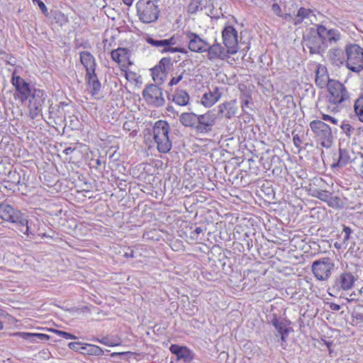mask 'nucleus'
<instances>
[{
	"label": "nucleus",
	"instance_id": "35",
	"mask_svg": "<svg viewBox=\"0 0 363 363\" xmlns=\"http://www.w3.org/2000/svg\"><path fill=\"white\" fill-rule=\"evenodd\" d=\"M81 352L95 356H101L104 354V351L100 347L87 343H84L83 351Z\"/></svg>",
	"mask_w": 363,
	"mask_h": 363
},
{
	"label": "nucleus",
	"instance_id": "46",
	"mask_svg": "<svg viewBox=\"0 0 363 363\" xmlns=\"http://www.w3.org/2000/svg\"><path fill=\"white\" fill-rule=\"evenodd\" d=\"M55 333L56 334H57L59 336H60L65 339H67V340H76L77 339V337L75 335H74L71 333H69L67 332H65V331L55 330Z\"/></svg>",
	"mask_w": 363,
	"mask_h": 363
},
{
	"label": "nucleus",
	"instance_id": "5",
	"mask_svg": "<svg viewBox=\"0 0 363 363\" xmlns=\"http://www.w3.org/2000/svg\"><path fill=\"white\" fill-rule=\"evenodd\" d=\"M346 67L354 72L363 71V48L353 43L345 46Z\"/></svg>",
	"mask_w": 363,
	"mask_h": 363
},
{
	"label": "nucleus",
	"instance_id": "41",
	"mask_svg": "<svg viewBox=\"0 0 363 363\" xmlns=\"http://www.w3.org/2000/svg\"><path fill=\"white\" fill-rule=\"evenodd\" d=\"M328 204L329 206L333 207V208H342L344 206V202L342 201V199L337 196H332V195L330 197V199L328 202Z\"/></svg>",
	"mask_w": 363,
	"mask_h": 363
},
{
	"label": "nucleus",
	"instance_id": "61",
	"mask_svg": "<svg viewBox=\"0 0 363 363\" xmlns=\"http://www.w3.org/2000/svg\"><path fill=\"white\" fill-rule=\"evenodd\" d=\"M74 149H73L72 147H67V148L65 149L64 153L66 155H69L70 153H72L74 151Z\"/></svg>",
	"mask_w": 363,
	"mask_h": 363
},
{
	"label": "nucleus",
	"instance_id": "24",
	"mask_svg": "<svg viewBox=\"0 0 363 363\" xmlns=\"http://www.w3.org/2000/svg\"><path fill=\"white\" fill-rule=\"evenodd\" d=\"M85 80L88 86V89L94 98H98V95L101 89V84L95 72L93 74H86Z\"/></svg>",
	"mask_w": 363,
	"mask_h": 363
},
{
	"label": "nucleus",
	"instance_id": "17",
	"mask_svg": "<svg viewBox=\"0 0 363 363\" xmlns=\"http://www.w3.org/2000/svg\"><path fill=\"white\" fill-rule=\"evenodd\" d=\"M173 233L174 228H169ZM179 237L184 238L189 243L198 242L203 240L201 235H203V230L206 228H175Z\"/></svg>",
	"mask_w": 363,
	"mask_h": 363
},
{
	"label": "nucleus",
	"instance_id": "37",
	"mask_svg": "<svg viewBox=\"0 0 363 363\" xmlns=\"http://www.w3.org/2000/svg\"><path fill=\"white\" fill-rule=\"evenodd\" d=\"M272 325L275 327L278 333L281 335V338L283 341H285V337L288 335L289 329L286 327L285 324L274 318L272 320Z\"/></svg>",
	"mask_w": 363,
	"mask_h": 363
},
{
	"label": "nucleus",
	"instance_id": "63",
	"mask_svg": "<svg viewBox=\"0 0 363 363\" xmlns=\"http://www.w3.org/2000/svg\"><path fill=\"white\" fill-rule=\"evenodd\" d=\"M134 0H123V3L127 6L132 5Z\"/></svg>",
	"mask_w": 363,
	"mask_h": 363
},
{
	"label": "nucleus",
	"instance_id": "58",
	"mask_svg": "<svg viewBox=\"0 0 363 363\" xmlns=\"http://www.w3.org/2000/svg\"><path fill=\"white\" fill-rule=\"evenodd\" d=\"M6 59H7L8 64L11 65H14L16 64V60H15L14 57L7 55Z\"/></svg>",
	"mask_w": 363,
	"mask_h": 363
},
{
	"label": "nucleus",
	"instance_id": "12",
	"mask_svg": "<svg viewBox=\"0 0 363 363\" xmlns=\"http://www.w3.org/2000/svg\"><path fill=\"white\" fill-rule=\"evenodd\" d=\"M12 85L15 87V98L20 100L22 103L26 102L30 97V93L35 89L31 86L20 76L16 74L13 72L11 78Z\"/></svg>",
	"mask_w": 363,
	"mask_h": 363
},
{
	"label": "nucleus",
	"instance_id": "18",
	"mask_svg": "<svg viewBox=\"0 0 363 363\" xmlns=\"http://www.w3.org/2000/svg\"><path fill=\"white\" fill-rule=\"evenodd\" d=\"M223 44L235 54L238 51V31L231 26H228L222 31Z\"/></svg>",
	"mask_w": 363,
	"mask_h": 363
},
{
	"label": "nucleus",
	"instance_id": "50",
	"mask_svg": "<svg viewBox=\"0 0 363 363\" xmlns=\"http://www.w3.org/2000/svg\"><path fill=\"white\" fill-rule=\"evenodd\" d=\"M322 119L323 121H328L333 124H337V119L331 116H329V115H327V114H323V116H322Z\"/></svg>",
	"mask_w": 363,
	"mask_h": 363
},
{
	"label": "nucleus",
	"instance_id": "53",
	"mask_svg": "<svg viewBox=\"0 0 363 363\" xmlns=\"http://www.w3.org/2000/svg\"><path fill=\"white\" fill-rule=\"evenodd\" d=\"M99 342L105 345H108V346H113V345H116V344L113 343V342H111L108 337H105L104 338H102L101 340H97Z\"/></svg>",
	"mask_w": 363,
	"mask_h": 363
},
{
	"label": "nucleus",
	"instance_id": "27",
	"mask_svg": "<svg viewBox=\"0 0 363 363\" xmlns=\"http://www.w3.org/2000/svg\"><path fill=\"white\" fill-rule=\"evenodd\" d=\"M329 75L328 74L327 69L325 66L318 65L315 69V84L320 88H324L326 86H328L330 82Z\"/></svg>",
	"mask_w": 363,
	"mask_h": 363
},
{
	"label": "nucleus",
	"instance_id": "32",
	"mask_svg": "<svg viewBox=\"0 0 363 363\" xmlns=\"http://www.w3.org/2000/svg\"><path fill=\"white\" fill-rule=\"evenodd\" d=\"M146 42L152 47L157 48L161 53H169L164 39L156 40L151 37H147L146 38Z\"/></svg>",
	"mask_w": 363,
	"mask_h": 363
},
{
	"label": "nucleus",
	"instance_id": "21",
	"mask_svg": "<svg viewBox=\"0 0 363 363\" xmlns=\"http://www.w3.org/2000/svg\"><path fill=\"white\" fill-rule=\"evenodd\" d=\"M169 350L177 356V359H183L185 362H190L194 359V353L185 346L172 345Z\"/></svg>",
	"mask_w": 363,
	"mask_h": 363
},
{
	"label": "nucleus",
	"instance_id": "9",
	"mask_svg": "<svg viewBox=\"0 0 363 363\" xmlns=\"http://www.w3.org/2000/svg\"><path fill=\"white\" fill-rule=\"evenodd\" d=\"M302 45L303 50H308L311 54L320 53L327 47V45L324 43V40H323L320 33H318V29L315 32H311L304 35Z\"/></svg>",
	"mask_w": 363,
	"mask_h": 363
},
{
	"label": "nucleus",
	"instance_id": "56",
	"mask_svg": "<svg viewBox=\"0 0 363 363\" xmlns=\"http://www.w3.org/2000/svg\"><path fill=\"white\" fill-rule=\"evenodd\" d=\"M242 108L245 109L246 107H248L249 103H250V99L247 97H245V99H242Z\"/></svg>",
	"mask_w": 363,
	"mask_h": 363
},
{
	"label": "nucleus",
	"instance_id": "31",
	"mask_svg": "<svg viewBox=\"0 0 363 363\" xmlns=\"http://www.w3.org/2000/svg\"><path fill=\"white\" fill-rule=\"evenodd\" d=\"M189 94L183 89H177L172 95V101L179 106H184L189 101Z\"/></svg>",
	"mask_w": 363,
	"mask_h": 363
},
{
	"label": "nucleus",
	"instance_id": "47",
	"mask_svg": "<svg viewBox=\"0 0 363 363\" xmlns=\"http://www.w3.org/2000/svg\"><path fill=\"white\" fill-rule=\"evenodd\" d=\"M183 73L179 74L175 77H173L169 82V86H172L178 84L184 78Z\"/></svg>",
	"mask_w": 363,
	"mask_h": 363
},
{
	"label": "nucleus",
	"instance_id": "14",
	"mask_svg": "<svg viewBox=\"0 0 363 363\" xmlns=\"http://www.w3.org/2000/svg\"><path fill=\"white\" fill-rule=\"evenodd\" d=\"M291 233L285 228H264L262 237L267 241L281 245L291 240Z\"/></svg>",
	"mask_w": 363,
	"mask_h": 363
},
{
	"label": "nucleus",
	"instance_id": "43",
	"mask_svg": "<svg viewBox=\"0 0 363 363\" xmlns=\"http://www.w3.org/2000/svg\"><path fill=\"white\" fill-rule=\"evenodd\" d=\"M84 345V343H82L79 342H69L68 344L69 348L74 351H76V352L83 351Z\"/></svg>",
	"mask_w": 363,
	"mask_h": 363
},
{
	"label": "nucleus",
	"instance_id": "25",
	"mask_svg": "<svg viewBox=\"0 0 363 363\" xmlns=\"http://www.w3.org/2000/svg\"><path fill=\"white\" fill-rule=\"evenodd\" d=\"M304 20H308L311 23H313L314 21L316 20V17L312 10L301 7L297 14L293 18V24L295 26L299 25Z\"/></svg>",
	"mask_w": 363,
	"mask_h": 363
},
{
	"label": "nucleus",
	"instance_id": "60",
	"mask_svg": "<svg viewBox=\"0 0 363 363\" xmlns=\"http://www.w3.org/2000/svg\"><path fill=\"white\" fill-rule=\"evenodd\" d=\"M54 234H55V233H54V232H52V230H50V233H48V234L43 233L42 238H43V237H48V238H53V236H54Z\"/></svg>",
	"mask_w": 363,
	"mask_h": 363
},
{
	"label": "nucleus",
	"instance_id": "29",
	"mask_svg": "<svg viewBox=\"0 0 363 363\" xmlns=\"http://www.w3.org/2000/svg\"><path fill=\"white\" fill-rule=\"evenodd\" d=\"M164 40L169 53H187V50L179 44V35L178 34L173 35L171 38Z\"/></svg>",
	"mask_w": 363,
	"mask_h": 363
},
{
	"label": "nucleus",
	"instance_id": "2",
	"mask_svg": "<svg viewBox=\"0 0 363 363\" xmlns=\"http://www.w3.org/2000/svg\"><path fill=\"white\" fill-rule=\"evenodd\" d=\"M0 218L12 223L21 225L23 227H41L46 225L41 216H36L33 213L25 214L19 211H16L9 204H0Z\"/></svg>",
	"mask_w": 363,
	"mask_h": 363
},
{
	"label": "nucleus",
	"instance_id": "36",
	"mask_svg": "<svg viewBox=\"0 0 363 363\" xmlns=\"http://www.w3.org/2000/svg\"><path fill=\"white\" fill-rule=\"evenodd\" d=\"M18 335L25 340H29L33 342L39 340H48L49 335L43 333H19Z\"/></svg>",
	"mask_w": 363,
	"mask_h": 363
},
{
	"label": "nucleus",
	"instance_id": "23",
	"mask_svg": "<svg viewBox=\"0 0 363 363\" xmlns=\"http://www.w3.org/2000/svg\"><path fill=\"white\" fill-rule=\"evenodd\" d=\"M80 62L86 69V74H90L95 72L96 60L95 57L88 51L79 52Z\"/></svg>",
	"mask_w": 363,
	"mask_h": 363
},
{
	"label": "nucleus",
	"instance_id": "30",
	"mask_svg": "<svg viewBox=\"0 0 363 363\" xmlns=\"http://www.w3.org/2000/svg\"><path fill=\"white\" fill-rule=\"evenodd\" d=\"M328 57L331 62L336 66L343 65L346 61L343 50L338 48L330 49L328 52Z\"/></svg>",
	"mask_w": 363,
	"mask_h": 363
},
{
	"label": "nucleus",
	"instance_id": "20",
	"mask_svg": "<svg viewBox=\"0 0 363 363\" xmlns=\"http://www.w3.org/2000/svg\"><path fill=\"white\" fill-rule=\"evenodd\" d=\"M236 228H220L219 233L221 235V238L224 240H230V235H233V239L238 240H246L248 242V240H246V238H249V233L250 232H247L245 230V228H237L236 231L235 230Z\"/></svg>",
	"mask_w": 363,
	"mask_h": 363
},
{
	"label": "nucleus",
	"instance_id": "11",
	"mask_svg": "<svg viewBox=\"0 0 363 363\" xmlns=\"http://www.w3.org/2000/svg\"><path fill=\"white\" fill-rule=\"evenodd\" d=\"M355 279L352 272L344 271L334 278L329 290L335 293H338L341 290H350L353 287Z\"/></svg>",
	"mask_w": 363,
	"mask_h": 363
},
{
	"label": "nucleus",
	"instance_id": "57",
	"mask_svg": "<svg viewBox=\"0 0 363 363\" xmlns=\"http://www.w3.org/2000/svg\"><path fill=\"white\" fill-rule=\"evenodd\" d=\"M281 16L285 21H291L293 23V18H294V16H291V14L286 13L284 16L281 15Z\"/></svg>",
	"mask_w": 363,
	"mask_h": 363
},
{
	"label": "nucleus",
	"instance_id": "26",
	"mask_svg": "<svg viewBox=\"0 0 363 363\" xmlns=\"http://www.w3.org/2000/svg\"><path fill=\"white\" fill-rule=\"evenodd\" d=\"M318 33H320L323 40H324L325 44L328 41L331 43H336L340 39V33L336 29H327L324 26H318Z\"/></svg>",
	"mask_w": 363,
	"mask_h": 363
},
{
	"label": "nucleus",
	"instance_id": "15",
	"mask_svg": "<svg viewBox=\"0 0 363 363\" xmlns=\"http://www.w3.org/2000/svg\"><path fill=\"white\" fill-rule=\"evenodd\" d=\"M186 38L188 40V48L190 51L196 53L206 52L209 43L202 38L199 35L191 31L185 33Z\"/></svg>",
	"mask_w": 363,
	"mask_h": 363
},
{
	"label": "nucleus",
	"instance_id": "10",
	"mask_svg": "<svg viewBox=\"0 0 363 363\" xmlns=\"http://www.w3.org/2000/svg\"><path fill=\"white\" fill-rule=\"evenodd\" d=\"M329 102L333 105H338L349 99V94L344 85L338 81L330 82L328 86Z\"/></svg>",
	"mask_w": 363,
	"mask_h": 363
},
{
	"label": "nucleus",
	"instance_id": "54",
	"mask_svg": "<svg viewBox=\"0 0 363 363\" xmlns=\"http://www.w3.org/2000/svg\"><path fill=\"white\" fill-rule=\"evenodd\" d=\"M37 3H38L40 10L42 11V12L43 13H45L48 11L45 4L41 0H38Z\"/></svg>",
	"mask_w": 363,
	"mask_h": 363
},
{
	"label": "nucleus",
	"instance_id": "44",
	"mask_svg": "<svg viewBox=\"0 0 363 363\" xmlns=\"http://www.w3.org/2000/svg\"><path fill=\"white\" fill-rule=\"evenodd\" d=\"M171 60L169 57H162L159 64L155 67H160V68L164 71H167V68L170 65Z\"/></svg>",
	"mask_w": 363,
	"mask_h": 363
},
{
	"label": "nucleus",
	"instance_id": "59",
	"mask_svg": "<svg viewBox=\"0 0 363 363\" xmlns=\"http://www.w3.org/2000/svg\"><path fill=\"white\" fill-rule=\"evenodd\" d=\"M57 17H58V20H62L63 21H65L67 22V18L65 17V14L61 13V12H59L57 14Z\"/></svg>",
	"mask_w": 363,
	"mask_h": 363
},
{
	"label": "nucleus",
	"instance_id": "40",
	"mask_svg": "<svg viewBox=\"0 0 363 363\" xmlns=\"http://www.w3.org/2000/svg\"><path fill=\"white\" fill-rule=\"evenodd\" d=\"M172 218H174L175 220V223H172L169 222V225H173L176 227H188L189 225L187 224L186 221H184L182 219V217H177V215L173 213L172 216H169L168 219L171 220Z\"/></svg>",
	"mask_w": 363,
	"mask_h": 363
},
{
	"label": "nucleus",
	"instance_id": "28",
	"mask_svg": "<svg viewBox=\"0 0 363 363\" xmlns=\"http://www.w3.org/2000/svg\"><path fill=\"white\" fill-rule=\"evenodd\" d=\"M339 158L337 162L332 164V167H343L355 159L354 152L350 150L340 149Z\"/></svg>",
	"mask_w": 363,
	"mask_h": 363
},
{
	"label": "nucleus",
	"instance_id": "52",
	"mask_svg": "<svg viewBox=\"0 0 363 363\" xmlns=\"http://www.w3.org/2000/svg\"><path fill=\"white\" fill-rule=\"evenodd\" d=\"M351 233V228H342V235H343V242L345 243L349 240Z\"/></svg>",
	"mask_w": 363,
	"mask_h": 363
},
{
	"label": "nucleus",
	"instance_id": "1",
	"mask_svg": "<svg viewBox=\"0 0 363 363\" xmlns=\"http://www.w3.org/2000/svg\"><path fill=\"white\" fill-rule=\"evenodd\" d=\"M216 114L212 111H208L203 114L185 112L179 116V122L184 127L189 128L199 134L211 132L216 123Z\"/></svg>",
	"mask_w": 363,
	"mask_h": 363
},
{
	"label": "nucleus",
	"instance_id": "48",
	"mask_svg": "<svg viewBox=\"0 0 363 363\" xmlns=\"http://www.w3.org/2000/svg\"><path fill=\"white\" fill-rule=\"evenodd\" d=\"M341 128L342 131L350 137L353 131V128L349 123H344L341 125Z\"/></svg>",
	"mask_w": 363,
	"mask_h": 363
},
{
	"label": "nucleus",
	"instance_id": "19",
	"mask_svg": "<svg viewBox=\"0 0 363 363\" xmlns=\"http://www.w3.org/2000/svg\"><path fill=\"white\" fill-rule=\"evenodd\" d=\"M112 60L116 62L122 72H126L128 65L132 63L130 60V52L125 48H118L111 52Z\"/></svg>",
	"mask_w": 363,
	"mask_h": 363
},
{
	"label": "nucleus",
	"instance_id": "45",
	"mask_svg": "<svg viewBox=\"0 0 363 363\" xmlns=\"http://www.w3.org/2000/svg\"><path fill=\"white\" fill-rule=\"evenodd\" d=\"M292 135L294 145L296 147H299L303 143L302 138L303 137V134L300 135L298 133H295V131H294L292 133Z\"/></svg>",
	"mask_w": 363,
	"mask_h": 363
},
{
	"label": "nucleus",
	"instance_id": "64",
	"mask_svg": "<svg viewBox=\"0 0 363 363\" xmlns=\"http://www.w3.org/2000/svg\"><path fill=\"white\" fill-rule=\"evenodd\" d=\"M359 294L362 296V298L360 301L363 302V286L359 290Z\"/></svg>",
	"mask_w": 363,
	"mask_h": 363
},
{
	"label": "nucleus",
	"instance_id": "6",
	"mask_svg": "<svg viewBox=\"0 0 363 363\" xmlns=\"http://www.w3.org/2000/svg\"><path fill=\"white\" fill-rule=\"evenodd\" d=\"M310 128L316 140L324 147H330L333 143L332 130L330 126L320 120H313Z\"/></svg>",
	"mask_w": 363,
	"mask_h": 363
},
{
	"label": "nucleus",
	"instance_id": "51",
	"mask_svg": "<svg viewBox=\"0 0 363 363\" xmlns=\"http://www.w3.org/2000/svg\"><path fill=\"white\" fill-rule=\"evenodd\" d=\"M272 10L277 16H281V9L278 4L274 3L272 6Z\"/></svg>",
	"mask_w": 363,
	"mask_h": 363
},
{
	"label": "nucleus",
	"instance_id": "42",
	"mask_svg": "<svg viewBox=\"0 0 363 363\" xmlns=\"http://www.w3.org/2000/svg\"><path fill=\"white\" fill-rule=\"evenodd\" d=\"M331 194L327 191H320L317 192L316 197L320 200L325 201L328 203Z\"/></svg>",
	"mask_w": 363,
	"mask_h": 363
},
{
	"label": "nucleus",
	"instance_id": "39",
	"mask_svg": "<svg viewBox=\"0 0 363 363\" xmlns=\"http://www.w3.org/2000/svg\"><path fill=\"white\" fill-rule=\"evenodd\" d=\"M352 318L355 325H363V313L354 309L352 313Z\"/></svg>",
	"mask_w": 363,
	"mask_h": 363
},
{
	"label": "nucleus",
	"instance_id": "8",
	"mask_svg": "<svg viewBox=\"0 0 363 363\" xmlns=\"http://www.w3.org/2000/svg\"><path fill=\"white\" fill-rule=\"evenodd\" d=\"M47 97L44 90L35 89L30 93L28 100L29 116L34 119L42 114V106Z\"/></svg>",
	"mask_w": 363,
	"mask_h": 363
},
{
	"label": "nucleus",
	"instance_id": "4",
	"mask_svg": "<svg viewBox=\"0 0 363 363\" xmlns=\"http://www.w3.org/2000/svg\"><path fill=\"white\" fill-rule=\"evenodd\" d=\"M137 15L144 23H150L158 19L160 11L158 0H140L137 4Z\"/></svg>",
	"mask_w": 363,
	"mask_h": 363
},
{
	"label": "nucleus",
	"instance_id": "13",
	"mask_svg": "<svg viewBox=\"0 0 363 363\" xmlns=\"http://www.w3.org/2000/svg\"><path fill=\"white\" fill-rule=\"evenodd\" d=\"M145 100L155 107L162 106L165 104L162 89L156 84L146 86L143 91Z\"/></svg>",
	"mask_w": 363,
	"mask_h": 363
},
{
	"label": "nucleus",
	"instance_id": "38",
	"mask_svg": "<svg viewBox=\"0 0 363 363\" xmlns=\"http://www.w3.org/2000/svg\"><path fill=\"white\" fill-rule=\"evenodd\" d=\"M354 108L359 120L363 123V93L356 100Z\"/></svg>",
	"mask_w": 363,
	"mask_h": 363
},
{
	"label": "nucleus",
	"instance_id": "62",
	"mask_svg": "<svg viewBox=\"0 0 363 363\" xmlns=\"http://www.w3.org/2000/svg\"><path fill=\"white\" fill-rule=\"evenodd\" d=\"M95 164H96V168H98L101 165L102 162L100 159H96L95 160Z\"/></svg>",
	"mask_w": 363,
	"mask_h": 363
},
{
	"label": "nucleus",
	"instance_id": "55",
	"mask_svg": "<svg viewBox=\"0 0 363 363\" xmlns=\"http://www.w3.org/2000/svg\"><path fill=\"white\" fill-rule=\"evenodd\" d=\"M328 305H329V308L331 311H337L341 308L340 305L335 303H329Z\"/></svg>",
	"mask_w": 363,
	"mask_h": 363
},
{
	"label": "nucleus",
	"instance_id": "33",
	"mask_svg": "<svg viewBox=\"0 0 363 363\" xmlns=\"http://www.w3.org/2000/svg\"><path fill=\"white\" fill-rule=\"evenodd\" d=\"M153 81L157 84H162L166 79L167 71H164L160 67H154L151 69Z\"/></svg>",
	"mask_w": 363,
	"mask_h": 363
},
{
	"label": "nucleus",
	"instance_id": "49",
	"mask_svg": "<svg viewBox=\"0 0 363 363\" xmlns=\"http://www.w3.org/2000/svg\"><path fill=\"white\" fill-rule=\"evenodd\" d=\"M123 256L127 258H134L137 257L135 255V251L131 247H128L124 251Z\"/></svg>",
	"mask_w": 363,
	"mask_h": 363
},
{
	"label": "nucleus",
	"instance_id": "16",
	"mask_svg": "<svg viewBox=\"0 0 363 363\" xmlns=\"http://www.w3.org/2000/svg\"><path fill=\"white\" fill-rule=\"evenodd\" d=\"M206 52L209 60H215L218 59L225 60L228 59L230 55H235V53L232 50H230L225 45L222 46L216 41L213 45L209 43Z\"/></svg>",
	"mask_w": 363,
	"mask_h": 363
},
{
	"label": "nucleus",
	"instance_id": "22",
	"mask_svg": "<svg viewBox=\"0 0 363 363\" xmlns=\"http://www.w3.org/2000/svg\"><path fill=\"white\" fill-rule=\"evenodd\" d=\"M221 95L222 93L220 91V89L216 86L213 90H209L202 96L201 103L205 107L210 108L220 99Z\"/></svg>",
	"mask_w": 363,
	"mask_h": 363
},
{
	"label": "nucleus",
	"instance_id": "34",
	"mask_svg": "<svg viewBox=\"0 0 363 363\" xmlns=\"http://www.w3.org/2000/svg\"><path fill=\"white\" fill-rule=\"evenodd\" d=\"M159 232L164 233V231L160 228H150L143 233V238L147 240L158 241L160 240ZM165 233H169L167 231H165Z\"/></svg>",
	"mask_w": 363,
	"mask_h": 363
},
{
	"label": "nucleus",
	"instance_id": "3",
	"mask_svg": "<svg viewBox=\"0 0 363 363\" xmlns=\"http://www.w3.org/2000/svg\"><path fill=\"white\" fill-rule=\"evenodd\" d=\"M170 127L169 123L162 120L157 121L152 129L155 143L157 149L161 153H167L172 149V141L169 139Z\"/></svg>",
	"mask_w": 363,
	"mask_h": 363
},
{
	"label": "nucleus",
	"instance_id": "7",
	"mask_svg": "<svg viewBox=\"0 0 363 363\" xmlns=\"http://www.w3.org/2000/svg\"><path fill=\"white\" fill-rule=\"evenodd\" d=\"M334 267L333 261L330 257H325L315 260L312 264L311 269L318 280L325 281L329 279Z\"/></svg>",
	"mask_w": 363,
	"mask_h": 363
}]
</instances>
